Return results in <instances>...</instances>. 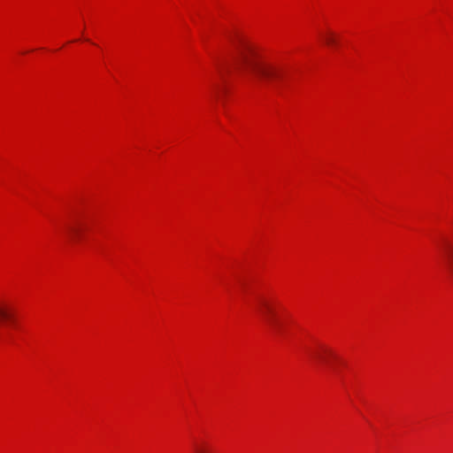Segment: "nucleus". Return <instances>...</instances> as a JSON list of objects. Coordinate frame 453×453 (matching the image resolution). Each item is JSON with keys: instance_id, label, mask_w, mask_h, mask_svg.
<instances>
[{"instance_id": "nucleus-1", "label": "nucleus", "mask_w": 453, "mask_h": 453, "mask_svg": "<svg viewBox=\"0 0 453 453\" xmlns=\"http://www.w3.org/2000/svg\"><path fill=\"white\" fill-rule=\"evenodd\" d=\"M233 62L235 69L250 73L260 81L273 82L282 79L285 67L276 63L263 60L255 47L244 40L233 42Z\"/></svg>"}, {"instance_id": "nucleus-2", "label": "nucleus", "mask_w": 453, "mask_h": 453, "mask_svg": "<svg viewBox=\"0 0 453 453\" xmlns=\"http://www.w3.org/2000/svg\"><path fill=\"white\" fill-rule=\"evenodd\" d=\"M257 310L261 314L265 323L276 333L280 330L279 320L277 312L273 303L264 298L260 297L257 300Z\"/></svg>"}, {"instance_id": "nucleus-3", "label": "nucleus", "mask_w": 453, "mask_h": 453, "mask_svg": "<svg viewBox=\"0 0 453 453\" xmlns=\"http://www.w3.org/2000/svg\"><path fill=\"white\" fill-rule=\"evenodd\" d=\"M314 357L322 363H327L329 357L334 358L335 356L331 349L322 347L319 351L314 353Z\"/></svg>"}, {"instance_id": "nucleus-4", "label": "nucleus", "mask_w": 453, "mask_h": 453, "mask_svg": "<svg viewBox=\"0 0 453 453\" xmlns=\"http://www.w3.org/2000/svg\"><path fill=\"white\" fill-rule=\"evenodd\" d=\"M83 225L80 221H75L67 226V232L72 238H78L81 235Z\"/></svg>"}, {"instance_id": "nucleus-5", "label": "nucleus", "mask_w": 453, "mask_h": 453, "mask_svg": "<svg viewBox=\"0 0 453 453\" xmlns=\"http://www.w3.org/2000/svg\"><path fill=\"white\" fill-rule=\"evenodd\" d=\"M193 453H214L212 448L207 442L196 444L194 447Z\"/></svg>"}, {"instance_id": "nucleus-6", "label": "nucleus", "mask_w": 453, "mask_h": 453, "mask_svg": "<svg viewBox=\"0 0 453 453\" xmlns=\"http://www.w3.org/2000/svg\"><path fill=\"white\" fill-rule=\"evenodd\" d=\"M321 39L328 46H333L336 43L335 35L330 31L321 34Z\"/></svg>"}, {"instance_id": "nucleus-7", "label": "nucleus", "mask_w": 453, "mask_h": 453, "mask_svg": "<svg viewBox=\"0 0 453 453\" xmlns=\"http://www.w3.org/2000/svg\"><path fill=\"white\" fill-rule=\"evenodd\" d=\"M219 72H220V73H222V72H223V69H224L223 65H219Z\"/></svg>"}]
</instances>
